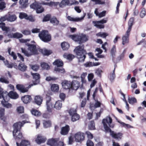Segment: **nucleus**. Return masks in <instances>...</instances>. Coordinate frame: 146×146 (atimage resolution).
I'll return each mask as SVG.
<instances>
[{
    "label": "nucleus",
    "instance_id": "1",
    "mask_svg": "<svg viewBox=\"0 0 146 146\" xmlns=\"http://www.w3.org/2000/svg\"><path fill=\"white\" fill-rule=\"evenodd\" d=\"M112 121V119L110 116H108L106 118L103 119L102 123L105 131L106 132H110V135L114 139H121L123 134L120 132L117 133H115L114 131H112L107 124V123H108L110 127L113 128L114 125L113 124H111Z\"/></svg>",
    "mask_w": 146,
    "mask_h": 146
},
{
    "label": "nucleus",
    "instance_id": "2",
    "mask_svg": "<svg viewBox=\"0 0 146 146\" xmlns=\"http://www.w3.org/2000/svg\"><path fill=\"white\" fill-rule=\"evenodd\" d=\"M84 45L78 46L75 47L74 50L79 59V62H84L86 58L87 53L84 49Z\"/></svg>",
    "mask_w": 146,
    "mask_h": 146
},
{
    "label": "nucleus",
    "instance_id": "3",
    "mask_svg": "<svg viewBox=\"0 0 146 146\" xmlns=\"http://www.w3.org/2000/svg\"><path fill=\"white\" fill-rule=\"evenodd\" d=\"M69 37L80 44L85 42L88 40V37L83 34L70 35Z\"/></svg>",
    "mask_w": 146,
    "mask_h": 146
},
{
    "label": "nucleus",
    "instance_id": "4",
    "mask_svg": "<svg viewBox=\"0 0 146 146\" xmlns=\"http://www.w3.org/2000/svg\"><path fill=\"white\" fill-rule=\"evenodd\" d=\"M1 98H3V100L1 101V103L4 107L7 108L11 107V104L8 103L9 98L7 96V92L3 91V89L0 87V99Z\"/></svg>",
    "mask_w": 146,
    "mask_h": 146
},
{
    "label": "nucleus",
    "instance_id": "5",
    "mask_svg": "<svg viewBox=\"0 0 146 146\" xmlns=\"http://www.w3.org/2000/svg\"><path fill=\"white\" fill-rule=\"evenodd\" d=\"M40 39L45 42L50 41L52 39L51 36L47 30H43L38 34Z\"/></svg>",
    "mask_w": 146,
    "mask_h": 146
},
{
    "label": "nucleus",
    "instance_id": "6",
    "mask_svg": "<svg viewBox=\"0 0 146 146\" xmlns=\"http://www.w3.org/2000/svg\"><path fill=\"white\" fill-rule=\"evenodd\" d=\"M59 140V138H52L48 140L47 143L50 146H64V142Z\"/></svg>",
    "mask_w": 146,
    "mask_h": 146
},
{
    "label": "nucleus",
    "instance_id": "7",
    "mask_svg": "<svg viewBox=\"0 0 146 146\" xmlns=\"http://www.w3.org/2000/svg\"><path fill=\"white\" fill-rule=\"evenodd\" d=\"M30 6L31 8L35 10L37 13H41L44 11V9L41 4L38 2H35L31 4Z\"/></svg>",
    "mask_w": 146,
    "mask_h": 146
},
{
    "label": "nucleus",
    "instance_id": "8",
    "mask_svg": "<svg viewBox=\"0 0 146 146\" xmlns=\"http://www.w3.org/2000/svg\"><path fill=\"white\" fill-rule=\"evenodd\" d=\"M68 113L70 116H71V120L72 121H75L80 119V116L77 113V111L76 109L71 108L69 110Z\"/></svg>",
    "mask_w": 146,
    "mask_h": 146
},
{
    "label": "nucleus",
    "instance_id": "9",
    "mask_svg": "<svg viewBox=\"0 0 146 146\" xmlns=\"http://www.w3.org/2000/svg\"><path fill=\"white\" fill-rule=\"evenodd\" d=\"M32 86H33V84H31L29 85L28 87L25 88L23 84H17L16 86V88L20 92L22 93H24L27 92L29 89Z\"/></svg>",
    "mask_w": 146,
    "mask_h": 146
},
{
    "label": "nucleus",
    "instance_id": "10",
    "mask_svg": "<svg viewBox=\"0 0 146 146\" xmlns=\"http://www.w3.org/2000/svg\"><path fill=\"white\" fill-rule=\"evenodd\" d=\"M74 137L76 141L79 142L84 140L85 134L81 132H78L75 134Z\"/></svg>",
    "mask_w": 146,
    "mask_h": 146
},
{
    "label": "nucleus",
    "instance_id": "11",
    "mask_svg": "<svg viewBox=\"0 0 146 146\" xmlns=\"http://www.w3.org/2000/svg\"><path fill=\"white\" fill-rule=\"evenodd\" d=\"M46 105L47 106V110L48 112H51L53 105L51 101V97L49 96L46 95Z\"/></svg>",
    "mask_w": 146,
    "mask_h": 146
},
{
    "label": "nucleus",
    "instance_id": "12",
    "mask_svg": "<svg viewBox=\"0 0 146 146\" xmlns=\"http://www.w3.org/2000/svg\"><path fill=\"white\" fill-rule=\"evenodd\" d=\"M26 45L28 46V49L33 54H38L36 46L34 44H30L29 43H26Z\"/></svg>",
    "mask_w": 146,
    "mask_h": 146
},
{
    "label": "nucleus",
    "instance_id": "13",
    "mask_svg": "<svg viewBox=\"0 0 146 146\" xmlns=\"http://www.w3.org/2000/svg\"><path fill=\"white\" fill-rule=\"evenodd\" d=\"M33 80V86L37 85L40 83V75L38 73H33L31 72Z\"/></svg>",
    "mask_w": 146,
    "mask_h": 146
},
{
    "label": "nucleus",
    "instance_id": "14",
    "mask_svg": "<svg viewBox=\"0 0 146 146\" xmlns=\"http://www.w3.org/2000/svg\"><path fill=\"white\" fill-rule=\"evenodd\" d=\"M25 123L23 122L21 123L20 122H16L14 123L13 125V132H18L20 131L21 127Z\"/></svg>",
    "mask_w": 146,
    "mask_h": 146
},
{
    "label": "nucleus",
    "instance_id": "15",
    "mask_svg": "<svg viewBox=\"0 0 146 146\" xmlns=\"http://www.w3.org/2000/svg\"><path fill=\"white\" fill-rule=\"evenodd\" d=\"M107 21L104 19H103L99 21H93V23L94 24V26L97 28L99 29H103L105 26L104 25L100 24H104L106 23Z\"/></svg>",
    "mask_w": 146,
    "mask_h": 146
},
{
    "label": "nucleus",
    "instance_id": "16",
    "mask_svg": "<svg viewBox=\"0 0 146 146\" xmlns=\"http://www.w3.org/2000/svg\"><path fill=\"white\" fill-rule=\"evenodd\" d=\"M14 67L16 69L18 68V69L22 72H24L27 70V66L24 63L20 62L18 66L15 63Z\"/></svg>",
    "mask_w": 146,
    "mask_h": 146
},
{
    "label": "nucleus",
    "instance_id": "17",
    "mask_svg": "<svg viewBox=\"0 0 146 146\" xmlns=\"http://www.w3.org/2000/svg\"><path fill=\"white\" fill-rule=\"evenodd\" d=\"M61 84L62 88L65 89H69L72 88V82L70 81L64 80L63 81Z\"/></svg>",
    "mask_w": 146,
    "mask_h": 146
},
{
    "label": "nucleus",
    "instance_id": "18",
    "mask_svg": "<svg viewBox=\"0 0 146 146\" xmlns=\"http://www.w3.org/2000/svg\"><path fill=\"white\" fill-rule=\"evenodd\" d=\"M130 32L127 31L125 35L123 36L122 37V44L124 45L128 43L129 42V37L130 35Z\"/></svg>",
    "mask_w": 146,
    "mask_h": 146
},
{
    "label": "nucleus",
    "instance_id": "19",
    "mask_svg": "<svg viewBox=\"0 0 146 146\" xmlns=\"http://www.w3.org/2000/svg\"><path fill=\"white\" fill-rule=\"evenodd\" d=\"M70 129L69 126L67 125H66L65 126L61 128L60 133L62 135H67L68 134Z\"/></svg>",
    "mask_w": 146,
    "mask_h": 146
},
{
    "label": "nucleus",
    "instance_id": "20",
    "mask_svg": "<svg viewBox=\"0 0 146 146\" xmlns=\"http://www.w3.org/2000/svg\"><path fill=\"white\" fill-rule=\"evenodd\" d=\"M21 100L24 104H27L30 103L32 100V98L31 96L26 95L22 97Z\"/></svg>",
    "mask_w": 146,
    "mask_h": 146
},
{
    "label": "nucleus",
    "instance_id": "21",
    "mask_svg": "<svg viewBox=\"0 0 146 146\" xmlns=\"http://www.w3.org/2000/svg\"><path fill=\"white\" fill-rule=\"evenodd\" d=\"M46 140V139L41 135L39 134L37 137L35 139V141L38 144H40L41 143H44Z\"/></svg>",
    "mask_w": 146,
    "mask_h": 146
},
{
    "label": "nucleus",
    "instance_id": "22",
    "mask_svg": "<svg viewBox=\"0 0 146 146\" xmlns=\"http://www.w3.org/2000/svg\"><path fill=\"white\" fill-rule=\"evenodd\" d=\"M5 109L0 107V119L4 122H6L7 117L5 115Z\"/></svg>",
    "mask_w": 146,
    "mask_h": 146
},
{
    "label": "nucleus",
    "instance_id": "23",
    "mask_svg": "<svg viewBox=\"0 0 146 146\" xmlns=\"http://www.w3.org/2000/svg\"><path fill=\"white\" fill-rule=\"evenodd\" d=\"M43 100V97L40 95L36 96L35 97V102L38 106H40L42 104Z\"/></svg>",
    "mask_w": 146,
    "mask_h": 146
},
{
    "label": "nucleus",
    "instance_id": "24",
    "mask_svg": "<svg viewBox=\"0 0 146 146\" xmlns=\"http://www.w3.org/2000/svg\"><path fill=\"white\" fill-rule=\"evenodd\" d=\"M7 96H8L9 98V97L13 99H17L19 98V95L16 92L11 91H10L8 93H7Z\"/></svg>",
    "mask_w": 146,
    "mask_h": 146
},
{
    "label": "nucleus",
    "instance_id": "25",
    "mask_svg": "<svg viewBox=\"0 0 146 146\" xmlns=\"http://www.w3.org/2000/svg\"><path fill=\"white\" fill-rule=\"evenodd\" d=\"M39 51L41 52L44 56H48L52 53L51 50H48L46 48L40 49Z\"/></svg>",
    "mask_w": 146,
    "mask_h": 146
},
{
    "label": "nucleus",
    "instance_id": "26",
    "mask_svg": "<svg viewBox=\"0 0 146 146\" xmlns=\"http://www.w3.org/2000/svg\"><path fill=\"white\" fill-rule=\"evenodd\" d=\"M135 23V19L134 17H132L129 20L128 25V28L127 31L128 32L131 31L133 25Z\"/></svg>",
    "mask_w": 146,
    "mask_h": 146
},
{
    "label": "nucleus",
    "instance_id": "27",
    "mask_svg": "<svg viewBox=\"0 0 146 146\" xmlns=\"http://www.w3.org/2000/svg\"><path fill=\"white\" fill-rule=\"evenodd\" d=\"M72 88L73 90H77L80 86V82L76 80H73L71 82Z\"/></svg>",
    "mask_w": 146,
    "mask_h": 146
},
{
    "label": "nucleus",
    "instance_id": "28",
    "mask_svg": "<svg viewBox=\"0 0 146 146\" xmlns=\"http://www.w3.org/2000/svg\"><path fill=\"white\" fill-rule=\"evenodd\" d=\"M29 0H20L19 3L20 5V8L21 9L25 8L28 6Z\"/></svg>",
    "mask_w": 146,
    "mask_h": 146
},
{
    "label": "nucleus",
    "instance_id": "29",
    "mask_svg": "<svg viewBox=\"0 0 146 146\" xmlns=\"http://www.w3.org/2000/svg\"><path fill=\"white\" fill-rule=\"evenodd\" d=\"M54 65L56 66L57 67H62L64 65L63 62L59 59H56L53 63Z\"/></svg>",
    "mask_w": 146,
    "mask_h": 146
},
{
    "label": "nucleus",
    "instance_id": "30",
    "mask_svg": "<svg viewBox=\"0 0 146 146\" xmlns=\"http://www.w3.org/2000/svg\"><path fill=\"white\" fill-rule=\"evenodd\" d=\"M16 144L17 146H28L30 145V143L28 140H23L20 144L17 142Z\"/></svg>",
    "mask_w": 146,
    "mask_h": 146
},
{
    "label": "nucleus",
    "instance_id": "31",
    "mask_svg": "<svg viewBox=\"0 0 146 146\" xmlns=\"http://www.w3.org/2000/svg\"><path fill=\"white\" fill-rule=\"evenodd\" d=\"M86 15V13H84V16H83V17H81V18H74L70 16H68L67 17V19L68 20L70 21L74 22L79 21L82 19L84 18V17H85Z\"/></svg>",
    "mask_w": 146,
    "mask_h": 146
},
{
    "label": "nucleus",
    "instance_id": "32",
    "mask_svg": "<svg viewBox=\"0 0 146 146\" xmlns=\"http://www.w3.org/2000/svg\"><path fill=\"white\" fill-rule=\"evenodd\" d=\"M0 28H1L3 31H5L7 33L10 31V28L9 27L5 26V24L4 23H0Z\"/></svg>",
    "mask_w": 146,
    "mask_h": 146
},
{
    "label": "nucleus",
    "instance_id": "33",
    "mask_svg": "<svg viewBox=\"0 0 146 146\" xmlns=\"http://www.w3.org/2000/svg\"><path fill=\"white\" fill-rule=\"evenodd\" d=\"M13 135L15 139H21L23 137L22 133L20 131H18V132H15V133L13 132Z\"/></svg>",
    "mask_w": 146,
    "mask_h": 146
},
{
    "label": "nucleus",
    "instance_id": "34",
    "mask_svg": "<svg viewBox=\"0 0 146 146\" xmlns=\"http://www.w3.org/2000/svg\"><path fill=\"white\" fill-rule=\"evenodd\" d=\"M70 3L69 0H62L60 3L59 6L61 7H64L66 6L70 5Z\"/></svg>",
    "mask_w": 146,
    "mask_h": 146
},
{
    "label": "nucleus",
    "instance_id": "35",
    "mask_svg": "<svg viewBox=\"0 0 146 146\" xmlns=\"http://www.w3.org/2000/svg\"><path fill=\"white\" fill-rule=\"evenodd\" d=\"M7 21H9L12 22L15 21L17 17L16 15H11L9 14L7 15Z\"/></svg>",
    "mask_w": 146,
    "mask_h": 146
},
{
    "label": "nucleus",
    "instance_id": "36",
    "mask_svg": "<svg viewBox=\"0 0 146 146\" xmlns=\"http://www.w3.org/2000/svg\"><path fill=\"white\" fill-rule=\"evenodd\" d=\"M40 66L42 70H49L50 68L49 65L47 63L45 62H42L40 64Z\"/></svg>",
    "mask_w": 146,
    "mask_h": 146
},
{
    "label": "nucleus",
    "instance_id": "37",
    "mask_svg": "<svg viewBox=\"0 0 146 146\" xmlns=\"http://www.w3.org/2000/svg\"><path fill=\"white\" fill-rule=\"evenodd\" d=\"M31 111V113L36 116H39L41 114V113L38 110L34 109H32Z\"/></svg>",
    "mask_w": 146,
    "mask_h": 146
},
{
    "label": "nucleus",
    "instance_id": "38",
    "mask_svg": "<svg viewBox=\"0 0 146 146\" xmlns=\"http://www.w3.org/2000/svg\"><path fill=\"white\" fill-rule=\"evenodd\" d=\"M61 46L63 50H67L70 47L69 44L66 42H63L61 43Z\"/></svg>",
    "mask_w": 146,
    "mask_h": 146
},
{
    "label": "nucleus",
    "instance_id": "39",
    "mask_svg": "<svg viewBox=\"0 0 146 146\" xmlns=\"http://www.w3.org/2000/svg\"><path fill=\"white\" fill-rule=\"evenodd\" d=\"M43 125L44 127L45 128H47L50 127L51 126L52 123L50 120H43Z\"/></svg>",
    "mask_w": 146,
    "mask_h": 146
},
{
    "label": "nucleus",
    "instance_id": "40",
    "mask_svg": "<svg viewBox=\"0 0 146 146\" xmlns=\"http://www.w3.org/2000/svg\"><path fill=\"white\" fill-rule=\"evenodd\" d=\"M88 129L90 130H94L96 129L94 120H92L90 122L88 125Z\"/></svg>",
    "mask_w": 146,
    "mask_h": 146
},
{
    "label": "nucleus",
    "instance_id": "41",
    "mask_svg": "<svg viewBox=\"0 0 146 146\" xmlns=\"http://www.w3.org/2000/svg\"><path fill=\"white\" fill-rule=\"evenodd\" d=\"M3 62L5 65L9 68H11L13 67H14L15 63H9L8 60H5V59L4 60H3Z\"/></svg>",
    "mask_w": 146,
    "mask_h": 146
},
{
    "label": "nucleus",
    "instance_id": "42",
    "mask_svg": "<svg viewBox=\"0 0 146 146\" xmlns=\"http://www.w3.org/2000/svg\"><path fill=\"white\" fill-rule=\"evenodd\" d=\"M59 86L57 84H52L51 87V90L54 92H57L59 90Z\"/></svg>",
    "mask_w": 146,
    "mask_h": 146
},
{
    "label": "nucleus",
    "instance_id": "43",
    "mask_svg": "<svg viewBox=\"0 0 146 146\" xmlns=\"http://www.w3.org/2000/svg\"><path fill=\"white\" fill-rule=\"evenodd\" d=\"M64 57L66 58L67 59L69 60H72L75 57L74 55L69 54H64L63 55Z\"/></svg>",
    "mask_w": 146,
    "mask_h": 146
},
{
    "label": "nucleus",
    "instance_id": "44",
    "mask_svg": "<svg viewBox=\"0 0 146 146\" xmlns=\"http://www.w3.org/2000/svg\"><path fill=\"white\" fill-rule=\"evenodd\" d=\"M50 22L54 25H57L59 23V21L55 17H54L51 18L50 20Z\"/></svg>",
    "mask_w": 146,
    "mask_h": 146
},
{
    "label": "nucleus",
    "instance_id": "45",
    "mask_svg": "<svg viewBox=\"0 0 146 146\" xmlns=\"http://www.w3.org/2000/svg\"><path fill=\"white\" fill-rule=\"evenodd\" d=\"M62 102L60 101H58L56 102L54 107L57 110H60L62 106Z\"/></svg>",
    "mask_w": 146,
    "mask_h": 146
},
{
    "label": "nucleus",
    "instance_id": "46",
    "mask_svg": "<svg viewBox=\"0 0 146 146\" xmlns=\"http://www.w3.org/2000/svg\"><path fill=\"white\" fill-rule=\"evenodd\" d=\"M96 35L97 36H99L103 38H106L107 36H108V34L107 33L100 32L97 33Z\"/></svg>",
    "mask_w": 146,
    "mask_h": 146
},
{
    "label": "nucleus",
    "instance_id": "47",
    "mask_svg": "<svg viewBox=\"0 0 146 146\" xmlns=\"http://www.w3.org/2000/svg\"><path fill=\"white\" fill-rule=\"evenodd\" d=\"M59 67H55L54 69V71L62 73H64L65 72L64 69L63 68H60Z\"/></svg>",
    "mask_w": 146,
    "mask_h": 146
},
{
    "label": "nucleus",
    "instance_id": "48",
    "mask_svg": "<svg viewBox=\"0 0 146 146\" xmlns=\"http://www.w3.org/2000/svg\"><path fill=\"white\" fill-rule=\"evenodd\" d=\"M21 50L22 52L24 53V54L27 56H30L32 55L31 53L29 52L25 48H21Z\"/></svg>",
    "mask_w": 146,
    "mask_h": 146
},
{
    "label": "nucleus",
    "instance_id": "49",
    "mask_svg": "<svg viewBox=\"0 0 146 146\" xmlns=\"http://www.w3.org/2000/svg\"><path fill=\"white\" fill-rule=\"evenodd\" d=\"M13 36V38H19L22 37L23 35L19 33L16 32L14 33Z\"/></svg>",
    "mask_w": 146,
    "mask_h": 146
},
{
    "label": "nucleus",
    "instance_id": "50",
    "mask_svg": "<svg viewBox=\"0 0 146 146\" xmlns=\"http://www.w3.org/2000/svg\"><path fill=\"white\" fill-rule=\"evenodd\" d=\"M128 101L129 103L131 104H133L137 102V100L135 98H128Z\"/></svg>",
    "mask_w": 146,
    "mask_h": 146
},
{
    "label": "nucleus",
    "instance_id": "51",
    "mask_svg": "<svg viewBox=\"0 0 146 146\" xmlns=\"http://www.w3.org/2000/svg\"><path fill=\"white\" fill-rule=\"evenodd\" d=\"M51 17V15L50 14H47L42 19V21L43 22H46L50 21Z\"/></svg>",
    "mask_w": 146,
    "mask_h": 146
},
{
    "label": "nucleus",
    "instance_id": "52",
    "mask_svg": "<svg viewBox=\"0 0 146 146\" xmlns=\"http://www.w3.org/2000/svg\"><path fill=\"white\" fill-rule=\"evenodd\" d=\"M115 68H114V70H113L112 72V73H111L110 76V80L112 81L115 78Z\"/></svg>",
    "mask_w": 146,
    "mask_h": 146
},
{
    "label": "nucleus",
    "instance_id": "53",
    "mask_svg": "<svg viewBox=\"0 0 146 146\" xmlns=\"http://www.w3.org/2000/svg\"><path fill=\"white\" fill-rule=\"evenodd\" d=\"M85 134L87 135V137L88 139H91L93 138V135L89 131H88L86 132Z\"/></svg>",
    "mask_w": 146,
    "mask_h": 146
},
{
    "label": "nucleus",
    "instance_id": "54",
    "mask_svg": "<svg viewBox=\"0 0 146 146\" xmlns=\"http://www.w3.org/2000/svg\"><path fill=\"white\" fill-rule=\"evenodd\" d=\"M118 122L122 125L123 127L126 129L130 128L132 127L129 124H126L123 122H120V121H118Z\"/></svg>",
    "mask_w": 146,
    "mask_h": 146
},
{
    "label": "nucleus",
    "instance_id": "55",
    "mask_svg": "<svg viewBox=\"0 0 146 146\" xmlns=\"http://www.w3.org/2000/svg\"><path fill=\"white\" fill-rule=\"evenodd\" d=\"M27 15L24 13H19V17L21 19H26V18L27 17Z\"/></svg>",
    "mask_w": 146,
    "mask_h": 146
},
{
    "label": "nucleus",
    "instance_id": "56",
    "mask_svg": "<svg viewBox=\"0 0 146 146\" xmlns=\"http://www.w3.org/2000/svg\"><path fill=\"white\" fill-rule=\"evenodd\" d=\"M44 4L48 5L50 7H52L53 5L54 6H56L58 4V3H57L51 1L49 3H45Z\"/></svg>",
    "mask_w": 146,
    "mask_h": 146
},
{
    "label": "nucleus",
    "instance_id": "57",
    "mask_svg": "<svg viewBox=\"0 0 146 146\" xmlns=\"http://www.w3.org/2000/svg\"><path fill=\"white\" fill-rule=\"evenodd\" d=\"M50 112L51 113V114H50L49 113H43L42 115L43 117L46 119L49 118L52 114V112Z\"/></svg>",
    "mask_w": 146,
    "mask_h": 146
},
{
    "label": "nucleus",
    "instance_id": "58",
    "mask_svg": "<svg viewBox=\"0 0 146 146\" xmlns=\"http://www.w3.org/2000/svg\"><path fill=\"white\" fill-rule=\"evenodd\" d=\"M17 110L19 113H22L24 112V108L23 106H20L17 108Z\"/></svg>",
    "mask_w": 146,
    "mask_h": 146
},
{
    "label": "nucleus",
    "instance_id": "59",
    "mask_svg": "<svg viewBox=\"0 0 146 146\" xmlns=\"http://www.w3.org/2000/svg\"><path fill=\"white\" fill-rule=\"evenodd\" d=\"M39 66L38 65H31V68L33 70L36 71L39 68Z\"/></svg>",
    "mask_w": 146,
    "mask_h": 146
},
{
    "label": "nucleus",
    "instance_id": "60",
    "mask_svg": "<svg viewBox=\"0 0 146 146\" xmlns=\"http://www.w3.org/2000/svg\"><path fill=\"white\" fill-rule=\"evenodd\" d=\"M22 33L25 35H30L31 34V31L29 30H25L21 31Z\"/></svg>",
    "mask_w": 146,
    "mask_h": 146
},
{
    "label": "nucleus",
    "instance_id": "61",
    "mask_svg": "<svg viewBox=\"0 0 146 146\" xmlns=\"http://www.w3.org/2000/svg\"><path fill=\"white\" fill-rule=\"evenodd\" d=\"M6 4L4 2H0V10H3L6 7Z\"/></svg>",
    "mask_w": 146,
    "mask_h": 146
},
{
    "label": "nucleus",
    "instance_id": "62",
    "mask_svg": "<svg viewBox=\"0 0 146 146\" xmlns=\"http://www.w3.org/2000/svg\"><path fill=\"white\" fill-rule=\"evenodd\" d=\"M116 52V46L114 45L113 46L111 51V53L112 56L114 55L115 53Z\"/></svg>",
    "mask_w": 146,
    "mask_h": 146
},
{
    "label": "nucleus",
    "instance_id": "63",
    "mask_svg": "<svg viewBox=\"0 0 146 146\" xmlns=\"http://www.w3.org/2000/svg\"><path fill=\"white\" fill-rule=\"evenodd\" d=\"M95 100L96 101L94 105L95 108H98L100 107L101 104V103L98 101L97 100Z\"/></svg>",
    "mask_w": 146,
    "mask_h": 146
},
{
    "label": "nucleus",
    "instance_id": "64",
    "mask_svg": "<svg viewBox=\"0 0 146 146\" xmlns=\"http://www.w3.org/2000/svg\"><path fill=\"white\" fill-rule=\"evenodd\" d=\"M87 146H94L93 142L91 140L88 139L86 142Z\"/></svg>",
    "mask_w": 146,
    "mask_h": 146
}]
</instances>
